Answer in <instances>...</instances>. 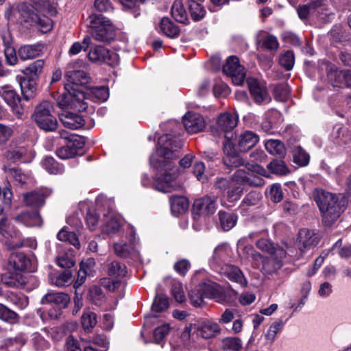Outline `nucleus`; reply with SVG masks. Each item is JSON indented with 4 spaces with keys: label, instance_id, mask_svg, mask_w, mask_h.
<instances>
[{
    "label": "nucleus",
    "instance_id": "obj_1",
    "mask_svg": "<svg viewBox=\"0 0 351 351\" xmlns=\"http://www.w3.org/2000/svg\"><path fill=\"white\" fill-rule=\"evenodd\" d=\"M182 146L180 141L169 134L162 135L158 138L156 150L150 156L151 165L157 170L164 171L154 181V187L158 191L170 193L180 186L176 182L179 170L173 161L178 158Z\"/></svg>",
    "mask_w": 351,
    "mask_h": 351
},
{
    "label": "nucleus",
    "instance_id": "obj_2",
    "mask_svg": "<svg viewBox=\"0 0 351 351\" xmlns=\"http://www.w3.org/2000/svg\"><path fill=\"white\" fill-rule=\"evenodd\" d=\"M315 200L322 215V222L326 226H330L343 211V204L335 194L317 189L314 192Z\"/></svg>",
    "mask_w": 351,
    "mask_h": 351
},
{
    "label": "nucleus",
    "instance_id": "obj_3",
    "mask_svg": "<svg viewBox=\"0 0 351 351\" xmlns=\"http://www.w3.org/2000/svg\"><path fill=\"white\" fill-rule=\"evenodd\" d=\"M88 33L98 42L110 43L116 36L112 22L101 14L90 13L84 20Z\"/></svg>",
    "mask_w": 351,
    "mask_h": 351
},
{
    "label": "nucleus",
    "instance_id": "obj_4",
    "mask_svg": "<svg viewBox=\"0 0 351 351\" xmlns=\"http://www.w3.org/2000/svg\"><path fill=\"white\" fill-rule=\"evenodd\" d=\"M249 171L244 169L237 170L232 176L231 180L238 186L247 185L250 186H262L265 184L264 180L259 176H267V171L257 164H247Z\"/></svg>",
    "mask_w": 351,
    "mask_h": 351
},
{
    "label": "nucleus",
    "instance_id": "obj_5",
    "mask_svg": "<svg viewBox=\"0 0 351 351\" xmlns=\"http://www.w3.org/2000/svg\"><path fill=\"white\" fill-rule=\"evenodd\" d=\"M17 10L23 19L31 26H44L42 18L44 16V0H32V5L26 2L18 4Z\"/></svg>",
    "mask_w": 351,
    "mask_h": 351
},
{
    "label": "nucleus",
    "instance_id": "obj_6",
    "mask_svg": "<svg viewBox=\"0 0 351 351\" xmlns=\"http://www.w3.org/2000/svg\"><path fill=\"white\" fill-rule=\"evenodd\" d=\"M70 297L68 294L57 292L45 294V310L51 319H57L61 310L68 306Z\"/></svg>",
    "mask_w": 351,
    "mask_h": 351
},
{
    "label": "nucleus",
    "instance_id": "obj_7",
    "mask_svg": "<svg viewBox=\"0 0 351 351\" xmlns=\"http://www.w3.org/2000/svg\"><path fill=\"white\" fill-rule=\"evenodd\" d=\"M87 56L88 60L94 63H106L110 66H114L119 63L118 54L102 46L92 48Z\"/></svg>",
    "mask_w": 351,
    "mask_h": 351
},
{
    "label": "nucleus",
    "instance_id": "obj_8",
    "mask_svg": "<svg viewBox=\"0 0 351 351\" xmlns=\"http://www.w3.org/2000/svg\"><path fill=\"white\" fill-rule=\"evenodd\" d=\"M85 66L82 60H76L71 62L68 66L66 77L69 82L75 85H85L88 82V73L82 68Z\"/></svg>",
    "mask_w": 351,
    "mask_h": 351
},
{
    "label": "nucleus",
    "instance_id": "obj_9",
    "mask_svg": "<svg viewBox=\"0 0 351 351\" xmlns=\"http://www.w3.org/2000/svg\"><path fill=\"white\" fill-rule=\"evenodd\" d=\"M223 72L231 77L235 85H241L245 78V69L239 64L237 56H230L227 59L226 64L223 67Z\"/></svg>",
    "mask_w": 351,
    "mask_h": 351
},
{
    "label": "nucleus",
    "instance_id": "obj_10",
    "mask_svg": "<svg viewBox=\"0 0 351 351\" xmlns=\"http://www.w3.org/2000/svg\"><path fill=\"white\" fill-rule=\"evenodd\" d=\"M0 96L10 106L13 113L18 118H21L24 114V108L21 104V97L16 91L10 86H3L0 90Z\"/></svg>",
    "mask_w": 351,
    "mask_h": 351
},
{
    "label": "nucleus",
    "instance_id": "obj_11",
    "mask_svg": "<svg viewBox=\"0 0 351 351\" xmlns=\"http://www.w3.org/2000/svg\"><path fill=\"white\" fill-rule=\"evenodd\" d=\"M223 136L226 138L223 143V149L226 155L223 160V163L228 167H237L243 165V161L237 154V152L234 147V145L231 141L234 136L233 133L230 132V136L224 134Z\"/></svg>",
    "mask_w": 351,
    "mask_h": 351
},
{
    "label": "nucleus",
    "instance_id": "obj_12",
    "mask_svg": "<svg viewBox=\"0 0 351 351\" xmlns=\"http://www.w3.org/2000/svg\"><path fill=\"white\" fill-rule=\"evenodd\" d=\"M130 234L132 238L130 239L129 244L123 241L114 243V250L117 256L123 258L138 257V251L136 245L138 239L135 237V232L133 228L130 229Z\"/></svg>",
    "mask_w": 351,
    "mask_h": 351
},
{
    "label": "nucleus",
    "instance_id": "obj_13",
    "mask_svg": "<svg viewBox=\"0 0 351 351\" xmlns=\"http://www.w3.org/2000/svg\"><path fill=\"white\" fill-rule=\"evenodd\" d=\"M231 255V249L226 243H221L217 245L213 252L211 258L209 260L210 267L217 271L227 265L226 263Z\"/></svg>",
    "mask_w": 351,
    "mask_h": 351
},
{
    "label": "nucleus",
    "instance_id": "obj_14",
    "mask_svg": "<svg viewBox=\"0 0 351 351\" xmlns=\"http://www.w3.org/2000/svg\"><path fill=\"white\" fill-rule=\"evenodd\" d=\"M286 254V251L283 248L278 247L275 253L270 254V257L263 259V270L268 274L276 272L282 267V260L285 258Z\"/></svg>",
    "mask_w": 351,
    "mask_h": 351
},
{
    "label": "nucleus",
    "instance_id": "obj_15",
    "mask_svg": "<svg viewBox=\"0 0 351 351\" xmlns=\"http://www.w3.org/2000/svg\"><path fill=\"white\" fill-rule=\"evenodd\" d=\"M198 288L205 298L213 299L219 303L225 301V296L221 288L211 280H206L201 282L198 285Z\"/></svg>",
    "mask_w": 351,
    "mask_h": 351
},
{
    "label": "nucleus",
    "instance_id": "obj_16",
    "mask_svg": "<svg viewBox=\"0 0 351 351\" xmlns=\"http://www.w3.org/2000/svg\"><path fill=\"white\" fill-rule=\"evenodd\" d=\"M182 123L187 132L195 134L203 131L206 127L204 117L195 112H188L182 117Z\"/></svg>",
    "mask_w": 351,
    "mask_h": 351
},
{
    "label": "nucleus",
    "instance_id": "obj_17",
    "mask_svg": "<svg viewBox=\"0 0 351 351\" xmlns=\"http://www.w3.org/2000/svg\"><path fill=\"white\" fill-rule=\"evenodd\" d=\"M246 82L249 90L256 103H268L270 101L271 98L267 93L266 87L263 84H261L254 77L247 78Z\"/></svg>",
    "mask_w": 351,
    "mask_h": 351
},
{
    "label": "nucleus",
    "instance_id": "obj_18",
    "mask_svg": "<svg viewBox=\"0 0 351 351\" xmlns=\"http://www.w3.org/2000/svg\"><path fill=\"white\" fill-rule=\"evenodd\" d=\"M217 209V199L209 196L196 199L193 203V213L199 216L213 214Z\"/></svg>",
    "mask_w": 351,
    "mask_h": 351
},
{
    "label": "nucleus",
    "instance_id": "obj_19",
    "mask_svg": "<svg viewBox=\"0 0 351 351\" xmlns=\"http://www.w3.org/2000/svg\"><path fill=\"white\" fill-rule=\"evenodd\" d=\"M60 138H63L66 141L67 146L69 148L74 149L75 156L77 155L78 152L84 146V141L82 136L75 134L70 133L66 130H61L58 132L56 136H49L48 138L49 140L55 139L56 145Z\"/></svg>",
    "mask_w": 351,
    "mask_h": 351
},
{
    "label": "nucleus",
    "instance_id": "obj_20",
    "mask_svg": "<svg viewBox=\"0 0 351 351\" xmlns=\"http://www.w3.org/2000/svg\"><path fill=\"white\" fill-rule=\"evenodd\" d=\"M9 267L16 271H34L30 259L23 253H12L9 257Z\"/></svg>",
    "mask_w": 351,
    "mask_h": 351
},
{
    "label": "nucleus",
    "instance_id": "obj_21",
    "mask_svg": "<svg viewBox=\"0 0 351 351\" xmlns=\"http://www.w3.org/2000/svg\"><path fill=\"white\" fill-rule=\"evenodd\" d=\"M238 117L234 114L226 112L221 114L217 121V130L218 135H229L230 132L237 126Z\"/></svg>",
    "mask_w": 351,
    "mask_h": 351
},
{
    "label": "nucleus",
    "instance_id": "obj_22",
    "mask_svg": "<svg viewBox=\"0 0 351 351\" xmlns=\"http://www.w3.org/2000/svg\"><path fill=\"white\" fill-rule=\"evenodd\" d=\"M38 79L29 76L21 77L19 79V84L23 99L29 101L34 98L38 90Z\"/></svg>",
    "mask_w": 351,
    "mask_h": 351
},
{
    "label": "nucleus",
    "instance_id": "obj_23",
    "mask_svg": "<svg viewBox=\"0 0 351 351\" xmlns=\"http://www.w3.org/2000/svg\"><path fill=\"white\" fill-rule=\"evenodd\" d=\"M319 239L317 235L308 229H301L298 234V247L301 252L315 247L317 245Z\"/></svg>",
    "mask_w": 351,
    "mask_h": 351
},
{
    "label": "nucleus",
    "instance_id": "obj_24",
    "mask_svg": "<svg viewBox=\"0 0 351 351\" xmlns=\"http://www.w3.org/2000/svg\"><path fill=\"white\" fill-rule=\"evenodd\" d=\"M197 335L204 339H210L221 332L219 325L211 320H204L200 322L197 328Z\"/></svg>",
    "mask_w": 351,
    "mask_h": 351
},
{
    "label": "nucleus",
    "instance_id": "obj_25",
    "mask_svg": "<svg viewBox=\"0 0 351 351\" xmlns=\"http://www.w3.org/2000/svg\"><path fill=\"white\" fill-rule=\"evenodd\" d=\"M217 272L226 276L230 280L239 284L241 287L247 285V280L242 271L237 266L227 264Z\"/></svg>",
    "mask_w": 351,
    "mask_h": 351
},
{
    "label": "nucleus",
    "instance_id": "obj_26",
    "mask_svg": "<svg viewBox=\"0 0 351 351\" xmlns=\"http://www.w3.org/2000/svg\"><path fill=\"white\" fill-rule=\"evenodd\" d=\"M49 283L58 287L69 285L72 282V273L69 270L53 271L48 275Z\"/></svg>",
    "mask_w": 351,
    "mask_h": 351
},
{
    "label": "nucleus",
    "instance_id": "obj_27",
    "mask_svg": "<svg viewBox=\"0 0 351 351\" xmlns=\"http://www.w3.org/2000/svg\"><path fill=\"white\" fill-rule=\"evenodd\" d=\"M259 141V136L254 132L246 130L239 138L238 146L241 152H247L254 147Z\"/></svg>",
    "mask_w": 351,
    "mask_h": 351
},
{
    "label": "nucleus",
    "instance_id": "obj_28",
    "mask_svg": "<svg viewBox=\"0 0 351 351\" xmlns=\"http://www.w3.org/2000/svg\"><path fill=\"white\" fill-rule=\"evenodd\" d=\"M44 49L43 44L25 45L19 49V56L23 60L33 59L42 54Z\"/></svg>",
    "mask_w": 351,
    "mask_h": 351
},
{
    "label": "nucleus",
    "instance_id": "obj_29",
    "mask_svg": "<svg viewBox=\"0 0 351 351\" xmlns=\"http://www.w3.org/2000/svg\"><path fill=\"white\" fill-rule=\"evenodd\" d=\"M60 119L63 125L71 130H77L84 125L82 117L75 113L66 112L62 114Z\"/></svg>",
    "mask_w": 351,
    "mask_h": 351
},
{
    "label": "nucleus",
    "instance_id": "obj_30",
    "mask_svg": "<svg viewBox=\"0 0 351 351\" xmlns=\"http://www.w3.org/2000/svg\"><path fill=\"white\" fill-rule=\"evenodd\" d=\"M27 335L20 332L14 337L5 339L3 346L8 351H21V348L27 343Z\"/></svg>",
    "mask_w": 351,
    "mask_h": 351
},
{
    "label": "nucleus",
    "instance_id": "obj_31",
    "mask_svg": "<svg viewBox=\"0 0 351 351\" xmlns=\"http://www.w3.org/2000/svg\"><path fill=\"white\" fill-rule=\"evenodd\" d=\"M15 220L23 222L28 226H40L43 223L41 215L38 211L22 213L15 217Z\"/></svg>",
    "mask_w": 351,
    "mask_h": 351
},
{
    "label": "nucleus",
    "instance_id": "obj_32",
    "mask_svg": "<svg viewBox=\"0 0 351 351\" xmlns=\"http://www.w3.org/2000/svg\"><path fill=\"white\" fill-rule=\"evenodd\" d=\"M23 202L29 206L39 207L44 202V193L42 190H34L23 195Z\"/></svg>",
    "mask_w": 351,
    "mask_h": 351
},
{
    "label": "nucleus",
    "instance_id": "obj_33",
    "mask_svg": "<svg viewBox=\"0 0 351 351\" xmlns=\"http://www.w3.org/2000/svg\"><path fill=\"white\" fill-rule=\"evenodd\" d=\"M56 262L59 267L62 268H71L75 263L73 250L71 249L60 252L56 256Z\"/></svg>",
    "mask_w": 351,
    "mask_h": 351
},
{
    "label": "nucleus",
    "instance_id": "obj_34",
    "mask_svg": "<svg viewBox=\"0 0 351 351\" xmlns=\"http://www.w3.org/2000/svg\"><path fill=\"white\" fill-rule=\"evenodd\" d=\"M170 205L172 213L178 215L187 210L189 202L183 196H174L170 198Z\"/></svg>",
    "mask_w": 351,
    "mask_h": 351
},
{
    "label": "nucleus",
    "instance_id": "obj_35",
    "mask_svg": "<svg viewBox=\"0 0 351 351\" xmlns=\"http://www.w3.org/2000/svg\"><path fill=\"white\" fill-rule=\"evenodd\" d=\"M104 217L105 222L102 226L103 232L108 234L117 232L121 227L119 219L113 214L105 215Z\"/></svg>",
    "mask_w": 351,
    "mask_h": 351
},
{
    "label": "nucleus",
    "instance_id": "obj_36",
    "mask_svg": "<svg viewBox=\"0 0 351 351\" xmlns=\"http://www.w3.org/2000/svg\"><path fill=\"white\" fill-rule=\"evenodd\" d=\"M127 269L125 265L117 261H113L108 265V274L111 278L120 279L125 276Z\"/></svg>",
    "mask_w": 351,
    "mask_h": 351
},
{
    "label": "nucleus",
    "instance_id": "obj_37",
    "mask_svg": "<svg viewBox=\"0 0 351 351\" xmlns=\"http://www.w3.org/2000/svg\"><path fill=\"white\" fill-rule=\"evenodd\" d=\"M160 29L166 36L170 38L178 37L180 34L178 27L174 25L168 18L161 19Z\"/></svg>",
    "mask_w": 351,
    "mask_h": 351
},
{
    "label": "nucleus",
    "instance_id": "obj_38",
    "mask_svg": "<svg viewBox=\"0 0 351 351\" xmlns=\"http://www.w3.org/2000/svg\"><path fill=\"white\" fill-rule=\"evenodd\" d=\"M171 15L179 23L187 20V13L181 0H175L171 7Z\"/></svg>",
    "mask_w": 351,
    "mask_h": 351
},
{
    "label": "nucleus",
    "instance_id": "obj_39",
    "mask_svg": "<svg viewBox=\"0 0 351 351\" xmlns=\"http://www.w3.org/2000/svg\"><path fill=\"white\" fill-rule=\"evenodd\" d=\"M330 76L335 77V86H340L344 84L351 88V70L335 71Z\"/></svg>",
    "mask_w": 351,
    "mask_h": 351
},
{
    "label": "nucleus",
    "instance_id": "obj_40",
    "mask_svg": "<svg viewBox=\"0 0 351 351\" xmlns=\"http://www.w3.org/2000/svg\"><path fill=\"white\" fill-rule=\"evenodd\" d=\"M219 217L221 228L225 231L230 230L237 223V216L234 214L228 213L224 211H219Z\"/></svg>",
    "mask_w": 351,
    "mask_h": 351
},
{
    "label": "nucleus",
    "instance_id": "obj_41",
    "mask_svg": "<svg viewBox=\"0 0 351 351\" xmlns=\"http://www.w3.org/2000/svg\"><path fill=\"white\" fill-rule=\"evenodd\" d=\"M57 237L60 241L68 242L76 248H80V243L76 234L69 231L67 228H63L60 230L57 234Z\"/></svg>",
    "mask_w": 351,
    "mask_h": 351
},
{
    "label": "nucleus",
    "instance_id": "obj_42",
    "mask_svg": "<svg viewBox=\"0 0 351 351\" xmlns=\"http://www.w3.org/2000/svg\"><path fill=\"white\" fill-rule=\"evenodd\" d=\"M83 328L86 332H90L97 323V315L88 310H86L81 319Z\"/></svg>",
    "mask_w": 351,
    "mask_h": 351
},
{
    "label": "nucleus",
    "instance_id": "obj_43",
    "mask_svg": "<svg viewBox=\"0 0 351 351\" xmlns=\"http://www.w3.org/2000/svg\"><path fill=\"white\" fill-rule=\"evenodd\" d=\"M189 8L191 16L195 21L202 19L206 13L204 7L201 3L193 0L189 1Z\"/></svg>",
    "mask_w": 351,
    "mask_h": 351
},
{
    "label": "nucleus",
    "instance_id": "obj_44",
    "mask_svg": "<svg viewBox=\"0 0 351 351\" xmlns=\"http://www.w3.org/2000/svg\"><path fill=\"white\" fill-rule=\"evenodd\" d=\"M3 283L10 287L22 288L26 283V278L21 274L16 273L5 276L3 278Z\"/></svg>",
    "mask_w": 351,
    "mask_h": 351
},
{
    "label": "nucleus",
    "instance_id": "obj_45",
    "mask_svg": "<svg viewBox=\"0 0 351 351\" xmlns=\"http://www.w3.org/2000/svg\"><path fill=\"white\" fill-rule=\"evenodd\" d=\"M223 351H241L242 343L238 337H226L221 341Z\"/></svg>",
    "mask_w": 351,
    "mask_h": 351
},
{
    "label": "nucleus",
    "instance_id": "obj_46",
    "mask_svg": "<svg viewBox=\"0 0 351 351\" xmlns=\"http://www.w3.org/2000/svg\"><path fill=\"white\" fill-rule=\"evenodd\" d=\"M44 67V60L39 59L32 63L27 67L25 70V74L31 77H35L36 79H38V76L43 72V69Z\"/></svg>",
    "mask_w": 351,
    "mask_h": 351
},
{
    "label": "nucleus",
    "instance_id": "obj_47",
    "mask_svg": "<svg viewBox=\"0 0 351 351\" xmlns=\"http://www.w3.org/2000/svg\"><path fill=\"white\" fill-rule=\"evenodd\" d=\"M0 319L10 324H15L19 321V315L14 311L0 304Z\"/></svg>",
    "mask_w": 351,
    "mask_h": 351
},
{
    "label": "nucleus",
    "instance_id": "obj_48",
    "mask_svg": "<svg viewBox=\"0 0 351 351\" xmlns=\"http://www.w3.org/2000/svg\"><path fill=\"white\" fill-rule=\"evenodd\" d=\"M265 149L271 154L282 155L285 153V147L282 142L278 140L269 139L265 143Z\"/></svg>",
    "mask_w": 351,
    "mask_h": 351
},
{
    "label": "nucleus",
    "instance_id": "obj_49",
    "mask_svg": "<svg viewBox=\"0 0 351 351\" xmlns=\"http://www.w3.org/2000/svg\"><path fill=\"white\" fill-rule=\"evenodd\" d=\"M5 171L21 185L25 184L29 178L28 175L23 173L21 169L16 167L5 169Z\"/></svg>",
    "mask_w": 351,
    "mask_h": 351
},
{
    "label": "nucleus",
    "instance_id": "obj_50",
    "mask_svg": "<svg viewBox=\"0 0 351 351\" xmlns=\"http://www.w3.org/2000/svg\"><path fill=\"white\" fill-rule=\"evenodd\" d=\"M308 154L300 147H297L293 152V160L300 166H306L309 162Z\"/></svg>",
    "mask_w": 351,
    "mask_h": 351
},
{
    "label": "nucleus",
    "instance_id": "obj_51",
    "mask_svg": "<svg viewBox=\"0 0 351 351\" xmlns=\"http://www.w3.org/2000/svg\"><path fill=\"white\" fill-rule=\"evenodd\" d=\"M269 198L274 203L280 202L283 198V193L281 185L279 184H273L268 189Z\"/></svg>",
    "mask_w": 351,
    "mask_h": 351
},
{
    "label": "nucleus",
    "instance_id": "obj_52",
    "mask_svg": "<svg viewBox=\"0 0 351 351\" xmlns=\"http://www.w3.org/2000/svg\"><path fill=\"white\" fill-rule=\"evenodd\" d=\"M267 168L271 173L278 175H286L289 173L288 168L285 162L280 160H274L268 164Z\"/></svg>",
    "mask_w": 351,
    "mask_h": 351
},
{
    "label": "nucleus",
    "instance_id": "obj_53",
    "mask_svg": "<svg viewBox=\"0 0 351 351\" xmlns=\"http://www.w3.org/2000/svg\"><path fill=\"white\" fill-rule=\"evenodd\" d=\"M169 307V301L167 298L162 294L157 295L152 304V311L154 312H162Z\"/></svg>",
    "mask_w": 351,
    "mask_h": 351
},
{
    "label": "nucleus",
    "instance_id": "obj_54",
    "mask_svg": "<svg viewBox=\"0 0 351 351\" xmlns=\"http://www.w3.org/2000/svg\"><path fill=\"white\" fill-rule=\"evenodd\" d=\"M3 40L5 46L4 53L6 61L9 64L14 65L17 62L16 51L14 48L10 45L9 40H5V36H3Z\"/></svg>",
    "mask_w": 351,
    "mask_h": 351
},
{
    "label": "nucleus",
    "instance_id": "obj_55",
    "mask_svg": "<svg viewBox=\"0 0 351 351\" xmlns=\"http://www.w3.org/2000/svg\"><path fill=\"white\" fill-rule=\"evenodd\" d=\"M101 286L110 291L114 292L119 289L121 286V280L111 277L103 278L100 280Z\"/></svg>",
    "mask_w": 351,
    "mask_h": 351
},
{
    "label": "nucleus",
    "instance_id": "obj_56",
    "mask_svg": "<svg viewBox=\"0 0 351 351\" xmlns=\"http://www.w3.org/2000/svg\"><path fill=\"white\" fill-rule=\"evenodd\" d=\"M321 5L319 1H313L308 5H300L298 9V14L300 19H306L310 14L311 10H315Z\"/></svg>",
    "mask_w": 351,
    "mask_h": 351
},
{
    "label": "nucleus",
    "instance_id": "obj_57",
    "mask_svg": "<svg viewBox=\"0 0 351 351\" xmlns=\"http://www.w3.org/2000/svg\"><path fill=\"white\" fill-rule=\"evenodd\" d=\"M283 324V322L281 320L271 324L265 335V339L273 342L276 339V335L281 331Z\"/></svg>",
    "mask_w": 351,
    "mask_h": 351
},
{
    "label": "nucleus",
    "instance_id": "obj_58",
    "mask_svg": "<svg viewBox=\"0 0 351 351\" xmlns=\"http://www.w3.org/2000/svg\"><path fill=\"white\" fill-rule=\"evenodd\" d=\"M295 62L294 54L291 51L282 53L279 58V64L287 71L292 69Z\"/></svg>",
    "mask_w": 351,
    "mask_h": 351
},
{
    "label": "nucleus",
    "instance_id": "obj_59",
    "mask_svg": "<svg viewBox=\"0 0 351 351\" xmlns=\"http://www.w3.org/2000/svg\"><path fill=\"white\" fill-rule=\"evenodd\" d=\"M45 170L50 174L62 173L64 168L51 157H45Z\"/></svg>",
    "mask_w": 351,
    "mask_h": 351
},
{
    "label": "nucleus",
    "instance_id": "obj_60",
    "mask_svg": "<svg viewBox=\"0 0 351 351\" xmlns=\"http://www.w3.org/2000/svg\"><path fill=\"white\" fill-rule=\"evenodd\" d=\"M290 94V88L286 84H279L274 88V96L276 99L280 101L287 99Z\"/></svg>",
    "mask_w": 351,
    "mask_h": 351
},
{
    "label": "nucleus",
    "instance_id": "obj_61",
    "mask_svg": "<svg viewBox=\"0 0 351 351\" xmlns=\"http://www.w3.org/2000/svg\"><path fill=\"white\" fill-rule=\"evenodd\" d=\"M31 117L40 129L44 130V106L42 103L36 107Z\"/></svg>",
    "mask_w": 351,
    "mask_h": 351
},
{
    "label": "nucleus",
    "instance_id": "obj_62",
    "mask_svg": "<svg viewBox=\"0 0 351 351\" xmlns=\"http://www.w3.org/2000/svg\"><path fill=\"white\" fill-rule=\"evenodd\" d=\"M243 188L241 186H231L226 192V198L230 202L238 201L242 196Z\"/></svg>",
    "mask_w": 351,
    "mask_h": 351
},
{
    "label": "nucleus",
    "instance_id": "obj_63",
    "mask_svg": "<svg viewBox=\"0 0 351 351\" xmlns=\"http://www.w3.org/2000/svg\"><path fill=\"white\" fill-rule=\"evenodd\" d=\"M262 195L256 191H251L243 199L241 206L242 207L256 205L261 200Z\"/></svg>",
    "mask_w": 351,
    "mask_h": 351
},
{
    "label": "nucleus",
    "instance_id": "obj_64",
    "mask_svg": "<svg viewBox=\"0 0 351 351\" xmlns=\"http://www.w3.org/2000/svg\"><path fill=\"white\" fill-rule=\"evenodd\" d=\"M261 43L264 47L270 51H276L279 47L277 38L271 34L264 36L261 40Z\"/></svg>",
    "mask_w": 351,
    "mask_h": 351
}]
</instances>
